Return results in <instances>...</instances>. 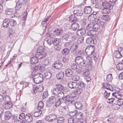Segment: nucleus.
Instances as JSON below:
<instances>
[{
    "mask_svg": "<svg viewBox=\"0 0 123 123\" xmlns=\"http://www.w3.org/2000/svg\"><path fill=\"white\" fill-rule=\"evenodd\" d=\"M45 49L41 46H39L37 49V53L35 56L39 59L45 58L46 56V53L45 52Z\"/></svg>",
    "mask_w": 123,
    "mask_h": 123,
    "instance_id": "obj_1",
    "label": "nucleus"
},
{
    "mask_svg": "<svg viewBox=\"0 0 123 123\" xmlns=\"http://www.w3.org/2000/svg\"><path fill=\"white\" fill-rule=\"evenodd\" d=\"M102 6L104 8L102 11V13L108 14L110 12V10L112 9L113 6L108 3V2H102Z\"/></svg>",
    "mask_w": 123,
    "mask_h": 123,
    "instance_id": "obj_2",
    "label": "nucleus"
},
{
    "mask_svg": "<svg viewBox=\"0 0 123 123\" xmlns=\"http://www.w3.org/2000/svg\"><path fill=\"white\" fill-rule=\"evenodd\" d=\"M43 76L40 73L35 74L34 75L33 80L35 83L39 84L42 82L43 80Z\"/></svg>",
    "mask_w": 123,
    "mask_h": 123,
    "instance_id": "obj_3",
    "label": "nucleus"
},
{
    "mask_svg": "<svg viewBox=\"0 0 123 123\" xmlns=\"http://www.w3.org/2000/svg\"><path fill=\"white\" fill-rule=\"evenodd\" d=\"M72 54L74 55H79V56H84L86 54L84 51L80 49L73 50L71 52Z\"/></svg>",
    "mask_w": 123,
    "mask_h": 123,
    "instance_id": "obj_4",
    "label": "nucleus"
},
{
    "mask_svg": "<svg viewBox=\"0 0 123 123\" xmlns=\"http://www.w3.org/2000/svg\"><path fill=\"white\" fill-rule=\"evenodd\" d=\"M74 97H71L68 95L66 96L64 98L65 100H66L65 103L67 105L69 104H74L75 101L74 100Z\"/></svg>",
    "mask_w": 123,
    "mask_h": 123,
    "instance_id": "obj_5",
    "label": "nucleus"
},
{
    "mask_svg": "<svg viewBox=\"0 0 123 123\" xmlns=\"http://www.w3.org/2000/svg\"><path fill=\"white\" fill-rule=\"evenodd\" d=\"M59 111L62 115H63L68 113L69 111V109L67 106L62 107H60Z\"/></svg>",
    "mask_w": 123,
    "mask_h": 123,
    "instance_id": "obj_6",
    "label": "nucleus"
},
{
    "mask_svg": "<svg viewBox=\"0 0 123 123\" xmlns=\"http://www.w3.org/2000/svg\"><path fill=\"white\" fill-rule=\"evenodd\" d=\"M62 64L60 62L56 61L52 65V67L53 68L59 70L62 68Z\"/></svg>",
    "mask_w": 123,
    "mask_h": 123,
    "instance_id": "obj_7",
    "label": "nucleus"
},
{
    "mask_svg": "<svg viewBox=\"0 0 123 123\" xmlns=\"http://www.w3.org/2000/svg\"><path fill=\"white\" fill-rule=\"evenodd\" d=\"M69 87L71 89H75L78 87L79 83L73 82H70L68 84Z\"/></svg>",
    "mask_w": 123,
    "mask_h": 123,
    "instance_id": "obj_8",
    "label": "nucleus"
},
{
    "mask_svg": "<svg viewBox=\"0 0 123 123\" xmlns=\"http://www.w3.org/2000/svg\"><path fill=\"white\" fill-rule=\"evenodd\" d=\"M56 118V116L55 115H50L45 117V120L49 122H51L55 120Z\"/></svg>",
    "mask_w": 123,
    "mask_h": 123,
    "instance_id": "obj_9",
    "label": "nucleus"
},
{
    "mask_svg": "<svg viewBox=\"0 0 123 123\" xmlns=\"http://www.w3.org/2000/svg\"><path fill=\"white\" fill-rule=\"evenodd\" d=\"M66 75L67 77H72L74 74L73 71L71 69L67 68L65 69Z\"/></svg>",
    "mask_w": 123,
    "mask_h": 123,
    "instance_id": "obj_10",
    "label": "nucleus"
},
{
    "mask_svg": "<svg viewBox=\"0 0 123 123\" xmlns=\"http://www.w3.org/2000/svg\"><path fill=\"white\" fill-rule=\"evenodd\" d=\"M86 42L88 44H95L97 43V41L96 39H93L91 37L87 38L86 40Z\"/></svg>",
    "mask_w": 123,
    "mask_h": 123,
    "instance_id": "obj_11",
    "label": "nucleus"
},
{
    "mask_svg": "<svg viewBox=\"0 0 123 123\" xmlns=\"http://www.w3.org/2000/svg\"><path fill=\"white\" fill-rule=\"evenodd\" d=\"M25 119L26 121L28 123L31 122L33 120L31 114H29L26 115Z\"/></svg>",
    "mask_w": 123,
    "mask_h": 123,
    "instance_id": "obj_12",
    "label": "nucleus"
},
{
    "mask_svg": "<svg viewBox=\"0 0 123 123\" xmlns=\"http://www.w3.org/2000/svg\"><path fill=\"white\" fill-rule=\"evenodd\" d=\"M43 89V87L42 86H39L38 87H37L35 86L33 90L34 93L35 94L37 92L38 90V92H41Z\"/></svg>",
    "mask_w": 123,
    "mask_h": 123,
    "instance_id": "obj_13",
    "label": "nucleus"
},
{
    "mask_svg": "<svg viewBox=\"0 0 123 123\" xmlns=\"http://www.w3.org/2000/svg\"><path fill=\"white\" fill-rule=\"evenodd\" d=\"M86 63L88 65H90L91 68H93L92 59L89 56H87L86 57Z\"/></svg>",
    "mask_w": 123,
    "mask_h": 123,
    "instance_id": "obj_14",
    "label": "nucleus"
},
{
    "mask_svg": "<svg viewBox=\"0 0 123 123\" xmlns=\"http://www.w3.org/2000/svg\"><path fill=\"white\" fill-rule=\"evenodd\" d=\"M84 13L86 14H90L92 11V8L90 6H85L84 8Z\"/></svg>",
    "mask_w": 123,
    "mask_h": 123,
    "instance_id": "obj_15",
    "label": "nucleus"
},
{
    "mask_svg": "<svg viewBox=\"0 0 123 123\" xmlns=\"http://www.w3.org/2000/svg\"><path fill=\"white\" fill-rule=\"evenodd\" d=\"M12 114L9 111H7L5 112L4 118L6 120H8L11 117Z\"/></svg>",
    "mask_w": 123,
    "mask_h": 123,
    "instance_id": "obj_16",
    "label": "nucleus"
},
{
    "mask_svg": "<svg viewBox=\"0 0 123 123\" xmlns=\"http://www.w3.org/2000/svg\"><path fill=\"white\" fill-rule=\"evenodd\" d=\"M10 22V20L9 18H6L5 19L3 22V26L4 28H7L9 25V24Z\"/></svg>",
    "mask_w": 123,
    "mask_h": 123,
    "instance_id": "obj_17",
    "label": "nucleus"
},
{
    "mask_svg": "<svg viewBox=\"0 0 123 123\" xmlns=\"http://www.w3.org/2000/svg\"><path fill=\"white\" fill-rule=\"evenodd\" d=\"M64 76V73L62 71H60L57 74L56 77L58 80H59L62 79Z\"/></svg>",
    "mask_w": 123,
    "mask_h": 123,
    "instance_id": "obj_18",
    "label": "nucleus"
},
{
    "mask_svg": "<svg viewBox=\"0 0 123 123\" xmlns=\"http://www.w3.org/2000/svg\"><path fill=\"white\" fill-rule=\"evenodd\" d=\"M38 59H39L37 57L34 56L32 57L31 59V62L32 64H35L38 62Z\"/></svg>",
    "mask_w": 123,
    "mask_h": 123,
    "instance_id": "obj_19",
    "label": "nucleus"
},
{
    "mask_svg": "<svg viewBox=\"0 0 123 123\" xmlns=\"http://www.w3.org/2000/svg\"><path fill=\"white\" fill-rule=\"evenodd\" d=\"M73 12L75 15L78 16H81L83 14V12L81 10H75Z\"/></svg>",
    "mask_w": 123,
    "mask_h": 123,
    "instance_id": "obj_20",
    "label": "nucleus"
},
{
    "mask_svg": "<svg viewBox=\"0 0 123 123\" xmlns=\"http://www.w3.org/2000/svg\"><path fill=\"white\" fill-rule=\"evenodd\" d=\"M45 78L47 79H49L51 77L52 75L50 72L49 71H45L44 73Z\"/></svg>",
    "mask_w": 123,
    "mask_h": 123,
    "instance_id": "obj_21",
    "label": "nucleus"
},
{
    "mask_svg": "<svg viewBox=\"0 0 123 123\" xmlns=\"http://www.w3.org/2000/svg\"><path fill=\"white\" fill-rule=\"evenodd\" d=\"M71 26L73 30L74 31L78 30L79 27V25L76 23L72 24Z\"/></svg>",
    "mask_w": 123,
    "mask_h": 123,
    "instance_id": "obj_22",
    "label": "nucleus"
},
{
    "mask_svg": "<svg viewBox=\"0 0 123 123\" xmlns=\"http://www.w3.org/2000/svg\"><path fill=\"white\" fill-rule=\"evenodd\" d=\"M86 29L84 28H81L80 30H78L77 31V33L78 35L80 36L83 35L86 33Z\"/></svg>",
    "mask_w": 123,
    "mask_h": 123,
    "instance_id": "obj_23",
    "label": "nucleus"
},
{
    "mask_svg": "<svg viewBox=\"0 0 123 123\" xmlns=\"http://www.w3.org/2000/svg\"><path fill=\"white\" fill-rule=\"evenodd\" d=\"M83 59L80 56H78L75 58V62L78 65L82 61Z\"/></svg>",
    "mask_w": 123,
    "mask_h": 123,
    "instance_id": "obj_24",
    "label": "nucleus"
},
{
    "mask_svg": "<svg viewBox=\"0 0 123 123\" xmlns=\"http://www.w3.org/2000/svg\"><path fill=\"white\" fill-rule=\"evenodd\" d=\"M12 106V103L11 102L6 101L5 104V107L6 109H9L11 108Z\"/></svg>",
    "mask_w": 123,
    "mask_h": 123,
    "instance_id": "obj_25",
    "label": "nucleus"
},
{
    "mask_svg": "<svg viewBox=\"0 0 123 123\" xmlns=\"http://www.w3.org/2000/svg\"><path fill=\"white\" fill-rule=\"evenodd\" d=\"M57 97L59 98L58 99L59 100L63 99V100L65 101V99H64V94L63 92L62 91L59 92L58 95H57Z\"/></svg>",
    "mask_w": 123,
    "mask_h": 123,
    "instance_id": "obj_26",
    "label": "nucleus"
},
{
    "mask_svg": "<svg viewBox=\"0 0 123 123\" xmlns=\"http://www.w3.org/2000/svg\"><path fill=\"white\" fill-rule=\"evenodd\" d=\"M104 87H105V88L107 90L105 91H109L110 92L112 91V86L109 83H106L104 85Z\"/></svg>",
    "mask_w": 123,
    "mask_h": 123,
    "instance_id": "obj_27",
    "label": "nucleus"
},
{
    "mask_svg": "<svg viewBox=\"0 0 123 123\" xmlns=\"http://www.w3.org/2000/svg\"><path fill=\"white\" fill-rule=\"evenodd\" d=\"M93 23L92 22L89 23L86 26V29L87 30L89 31H92L93 30Z\"/></svg>",
    "mask_w": 123,
    "mask_h": 123,
    "instance_id": "obj_28",
    "label": "nucleus"
},
{
    "mask_svg": "<svg viewBox=\"0 0 123 123\" xmlns=\"http://www.w3.org/2000/svg\"><path fill=\"white\" fill-rule=\"evenodd\" d=\"M44 106V104L42 101H40L38 103L37 109L38 110H42Z\"/></svg>",
    "mask_w": 123,
    "mask_h": 123,
    "instance_id": "obj_29",
    "label": "nucleus"
},
{
    "mask_svg": "<svg viewBox=\"0 0 123 123\" xmlns=\"http://www.w3.org/2000/svg\"><path fill=\"white\" fill-rule=\"evenodd\" d=\"M114 55L115 57L117 58H120L121 57L119 50L115 51L114 52Z\"/></svg>",
    "mask_w": 123,
    "mask_h": 123,
    "instance_id": "obj_30",
    "label": "nucleus"
},
{
    "mask_svg": "<svg viewBox=\"0 0 123 123\" xmlns=\"http://www.w3.org/2000/svg\"><path fill=\"white\" fill-rule=\"evenodd\" d=\"M65 118L64 117H61L57 118L56 120V121L57 123H62L64 122Z\"/></svg>",
    "mask_w": 123,
    "mask_h": 123,
    "instance_id": "obj_31",
    "label": "nucleus"
},
{
    "mask_svg": "<svg viewBox=\"0 0 123 123\" xmlns=\"http://www.w3.org/2000/svg\"><path fill=\"white\" fill-rule=\"evenodd\" d=\"M75 104V105L76 109H81L82 107L81 103L80 102H77Z\"/></svg>",
    "mask_w": 123,
    "mask_h": 123,
    "instance_id": "obj_32",
    "label": "nucleus"
},
{
    "mask_svg": "<svg viewBox=\"0 0 123 123\" xmlns=\"http://www.w3.org/2000/svg\"><path fill=\"white\" fill-rule=\"evenodd\" d=\"M97 22L99 26H101L102 27H104L105 25L104 22L101 21V20L99 18H97Z\"/></svg>",
    "mask_w": 123,
    "mask_h": 123,
    "instance_id": "obj_33",
    "label": "nucleus"
},
{
    "mask_svg": "<svg viewBox=\"0 0 123 123\" xmlns=\"http://www.w3.org/2000/svg\"><path fill=\"white\" fill-rule=\"evenodd\" d=\"M76 15H75V14H74L71 15L69 17V18H70L69 20L70 21L74 22H76L77 20V18L76 17Z\"/></svg>",
    "mask_w": 123,
    "mask_h": 123,
    "instance_id": "obj_34",
    "label": "nucleus"
},
{
    "mask_svg": "<svg viewBox=\"0 0 123 123\" xmlns=\"http://www.w3.org/2000/svg\"><path fill=\"white\" fill-rule=\"evenodd\" d=\"M62 33V31L61 29H57L54 31V34L55 35H58L61 34Z\"/></svg>",
    "mask_w": 123,
    "mask_h": 123,
    "instance_id": "obj_35",
    "label": "nucleus"
},
{
    "mask_svg": "<svg viewBox=\"0 0 123 123\" xmlns=\"http://www.w3.org/2000/svg\"><path fill=\"white\" fill-rule=\"evenodd\" d=\"M103 122L105 123H113L112 119H108L107 117H105L103 119Z\"/></svg>",
    "mask_w": 123,
    "mask_h": 123,
    "instance_id": "obj_36",
    "label": "nucleus"
},
{
    "mask_svg": "<svg viewBox=\"0 0 123 123\" xmlns=\"http://www.w3.org/2000/svg\"><path fill=\"white\" fill-rule=\"evenodd\" d=\"M69 50L67 48H64L63 49L62 51V55H68L69 53Z\"/></svg>",
    "mask_w": 123,
    "mask_h": 123,
    "instance_id": "obj_37",
    "label": "nucleus"
},
{
    "mask_svg": "<svg viewBox=\"0 0 123 123\" xmlns=\"http://www.w3.org/2000/svg\"><path fill=\"white\" fill-rule=\"evenodd\" d=\"M76 116V118L79 120L82 119L83 118V114L81 112H77Z\"/></svg>",
    "mask_w": 123,
    "mask_h": 123,
    "instance_id": "obj_38",
    "label": "nucleus"
},
{
    "mask_svg": "<svg viewBox=\"0 0 123 123\" xmlns=\"http://www.w3.org/2000/svg\"><path fill=\"white\" fill-rule=\"evenodd\" d=\"M56 101V98L54 96H52L49 98V102L50 104H53Z\"/></svg>",
    "mask_w": 123,
    "mask_h": 123,
    "instance_id": "obj_39",
    "label": "nucleus"
},
{
    "mask_svg": "<svg viewBox=\"0 0 123 123\" xmlns=\"http://www.w3.org/2000/svg\"><path fill=\"white\" fill-rule=\"evenodd\" d=\"M96 16H94V15L91 14L88 17V19L90 21H92L94 20L95 19L97 20L96 18Z\"/></svg>",
    "mask_w": 123,
    "mask_h": 123,
    "instance_id": "obj_40",
    "label": "nucleus"
},
{
    "mask_svg": "<svg viewBox=\"0 0 123 123\" xmlns=\"http://www.w3.org/2000/svg\"><path fill=\"white\" fill-rule=\"evenodd\" d=\"M101 18L102 19L106 21H109L110 20V16L107 15H105L102 16Z\"/></svg>",
    "mask_w": 123,
    "mask_h": 123,
    "instance_id": "obj_41",
    "label": "nucleus"
},
{
    "mask_svg": "<svg viewBox=\"0 0 123 123\" xmlns=\"http://www.w3.org/2000/svg\"><path fill=\"white\" fill-rule=\"evenodd\" d=\"M42 113V110H38V111L35 112L33 115L35 117H37L40 115Z\"/></svg>",
    "mask_w": 123,
    "mask_h": 123,
    "instance_id": "obj_42",
    "label": "nucleus"
},
{
    "mask_svg": "<svg viewBox=\"0 0 123 123\" xmlns=\"http://www.w3.org/2000/svg\"><path fill=\"white\" fill-rule=\"evenodd\" d=\"M22 4L19 1L17 2L16 3V6L15 7V9L17 10H18L21 8Z\"/></svg>",
    "mask_w": 123,
    "mask_h": 123,
    "instance_id": "obj_43",
    "label": "nucleus"
},
{
    "mask_svg": "<svg viewBox=\"0 0 123 123\" xmlns=\"http://www.w3.org/2000/svg\"><path fill=\"white\" fill-rule=\"evenodd\" d=\"M117 69L119 70H121L123 69V64L120 62L116 65Z\"/></svg>",
    "mask_w": 123,
    "mask_h": 123,
    "instance_id": "obj_44",
    "label": "nucleus"
},
{
    "mask_svg": "<svg viewBox=\"0 0 123 123\" xmlns=\"http://www.w3.org/2000/svg\"><path fill=\"white\" fill-rule=\"evenodd\" d=\"M60 42V40L58 38H55L53 41V43L55 46H57L59 44Z\"/></svg>",
    "mask_w": 123,
    "mask_h": 123,
    "instance_id": "obj_45",
    "label": "nucleus"
},
{
    "mask_svg": "<svg viewBox=\"0 0 123 123\" xmlns=\"http://www.w3.org/2000/svg\"><path fill=\"white\" fill-rule=\"evenodd\" d=\"M93 57L94 60L96 63V65L97 64L99 60L98 56V55L96 54H93Z\"/></svg>",
    "mask_w": 123,
    "mask_h": 123,
    "instance_id": "obj_46",
    "label": "nucleus"
},
{
    "mask_svg": "<svg viewBox=\"0 0 123 123\" xmlns=\"http://www.w3.org/2000/svg\"><path fill=\"white\" fill-rule=\"evenodd\" d=\"M72 77V80L74 81H77L80 79V77L78 75H73Z\"/></svg>",
    "mask_w": 123,
    "mask_h": 123,
    "instance_id": "obj_47",
    "label": "nucleus"
},
{
    "mask_svg": "<svg viewBox=\"0 0 123 123\" xmlns=\"http://www.w3.org/2000/svg\"><path fill=\"white\" fill-rule=\"evenodd\" d=\"M112 79L113 77L111 74H109L107 76L106 80L107 81L109 82H111L112 81Z\"/></svg>",
    "mask_w": 123,
    "mask_h": 123,
    "instance_id": "obj_48",
    "label": "nucleus"
},
{
    "mask_svg": "<svg viewBox=\"0 0 123 123\" xmlns=\"http://www.w3.org/2000/svg\"><path fill=\"white\" fill-rule=\"evenodd\" d=\"M100 26L99 25H98L97 22L94 25L93 24V30L95 31H97L98 29H99Z\"/></svg>",
    "mask_w": 123,
    "mask_h": 123,
    "instance_id": "obj_49",
    "label": "nucleus"
},
{
    "mask_svg": "<svg viewBox=\"0 0 123 123\" xmlns=\"http://www.w3.org/2000/svg\"><path fill=\"white\" fill-rule=\"evenodd\" d=\"M13 9H7L5 11V13L8 15H11L13 13Z\"/></svg>",
    "mask_w": 123,
    "mask_h": 123,
    "instance_id": "obj_50",
    "label": "nucleus"
},
{
    "mask_svg": "<svg viewBox=\"0 0 123 123\" xmlns=\"http://www.w3.org/2000/svg\"><path fill=\"white\" fill-rule=\"evenodd\" d=\"M110 94V92L109 91H105L104 93V96L106 98H108Z\"/></svg>",
    "mask_w": 123,
    "mask_h": 123,
    "instance_id": "obj_51",
    "label": "nucleus"
},
{
    "mask_svg": "<svg viewBox=\"0 0 123 123\" xmlns=\"http://www.w3.org/2000/svg\"><path fill=\"white\" fill-rule=\"evenodd\" d=\"M84 38L83 37H80L78 38L77 42L80 44L84 42Z\"/></svg>",
    "mask_w": 123,
    "mask_h": 123,
    "instance_id": "obj_52",
    "label": "nucleus"
},
{
    "mask_svg": "<svg viewBox=\"0 0 123 123\" xmlns=\"http://www.w3.org/2000/svg\"><path fill=\"white\" fill-rule=\"evenodd\" d=\"M56 86L57 88L56 89H57L58 91H61L63 89V86L60 84H57L56 85Z\"/></svg>",
    "mask_w": 123,
    "mask_h": 123,
    "instance_id": "obj_53",
    "label": "nucleus"
},
{
    "mask_svg": "<svg viewBox=\"0 0 123 123\" xmlns=\"http://www.w3.org/2000/svg\"><path fill=\"white\" fill-rule=\"evenodd\" d=\"M77 113V111L75 110L71 111L70 112L69 115L71 117H75L76 116Z\"/></svg>",
    "mask_w": 123,
    "mask_h": 123,
    "instance_id": "obj_54",
    "label": "nucleus"
},
{
    "mask_svg": "<svg viewBox=\"0 0 123 123\" xmlns=\"http://www.w3.org/2000/svg\"><path fill=\"white\" fill-rule=\"evenodd\" d=\"M8 31L10 33L9 36L10 38H12L13 35V33L15 31L14 29L11 28H9Z\"/></svg>",
    "mask_w": 123,
    "mask_h": 123,
    "instance_id": "obj_55",
    "label": "nucleus"
},
{
    "mask_svg": "<svg viewBox=\"0 0 123 123\" xmlns=\"http://www.w3.org/2000/svg\"><path fill=\"white\" fill-rule=\"evenodd\" d=\"M58 99V100H56V102L55 103V105L56 107H57L59 106L62 104V102H61V101Z\"/></svg>",
    "mask_w": 123,
    "mask_h": 123,
    "instance_id": "obj_56",
    "label": "nucleus"
},
{
    "mask_svg": "<svg viewBox=\"0 0 123 123\" xmlns=\"http://www.w3.org/2000/svg\"><path fill=\"white\" fill-rule=\"evenodd\" d=\"M70 33H69L64 34L63 36V38L66 41L68 39L70 38Z\"/></svg>",
    "mask_w": 123,
    "mask_h": 123,
    "instance_id": "obj_57",
    "label": "nucleus"
},
{
    "mask_svg": "<svg viewBox=\"0 0 123 123\" xmlns=\"http://www.w3.org/2000/svg\"><path fill=\"white\" fill-rule=\"evenodd\" d=\"M86 63L85 62V61L83 59L82 60V61L81 62L80 64L78 65L80 67H85L86 66Z\"/></svg>",
    "mask_w": 123,
    "mask_h": 123,
    "instance_id": "obj_58",
    "label": "nucleus"
},
{
    "mask_svg": "<svg viewBox=\"0 0 123 123\" xmlns=\"http://www.w3.org/2000/svg\"><path fill=\"white\" fill-rule=\"evenodd\" d=\"M52 92L53 95L55 96H57L59 92V91L57 89L55 88L53 89Z\"/></svg>",
    "mask_w": 123,
    "mask_h": 123,
    "instance_id": "obj_59",
    "label": "nucleus"
},
{
    "mask_svg": "<svg viewBox=\"0 0 123 123\" xmlns=\"http://www.w3.org/2000/svg\"><path fill=\"white\" fill-rule=\"evenodd\" d=\"M76 38V36L73 35V34L71 33L70 37V38L71 39L70 40L71 42L74 41L75 40Z\"/></svg>",
    "mask_w": 123,
    "mask_h": 123,
    "instance_id": "obj_60",
    "label": "nucleus"
},
{
    "mask_svg": "<svg viewBox=\"0 0 123 123\" xmlns=\"http://www.w3.org/2000/svg\"><path fill=\"white\" fill-rule=\"evenodd\" d=\"M84 89V88H79L76 90V92L78 94H80L82 92Z\"/></svg>",
    "mask_w": 123,
    "mask_h": 123,
    "instance_id": "obj_61",
    "label": "nucleus"
},
{
    "mask_svg": "<svg viewBox=\"0 0 123 123\" xmlns=\"http://www.w3.org/2000/svg\"><path fill=\"white\" fill-rule=\"evenodd\" d=\"M112 107L114 109L117 110L120 108V106L117 104H113Z\"/></svg>",
    "mask_w": 123,
    "mask_h": 123,
    "instance_id": "obj_62",
    "label": "nucleus"
},
{
    "mask_svg": "<svg viewBox=\"0 0 123 123\" xmlns=\"http://www.w3.org/2000/svg\"><path fill=\"white\" fill-rule=\"evenodd\" d=\"M83 73V76L85 78H86L89 76L90 72L89 71H84Z\"/></svg>",
    "mask_w": 123,
    "mask_h": 123,
    "instance_id": "obj_63",
    "label": "nucleus"
},
{
    "mask_svg": "<svg viewBox=\"0 0 123 123\" xmlns=\"http://www.w3.org/2000/svg\"><path fill=\"white\" fill-rule=\"evenodd\" d=\"M10 24L11 26H14L16 25V21L15 20L12 19L10 21Z\"/></svg>",
    "mask_w": 123,
    "mask_h": 123,
    "instance_id": "obj_64",
    "label": "nucleus"
}]
</instances>
